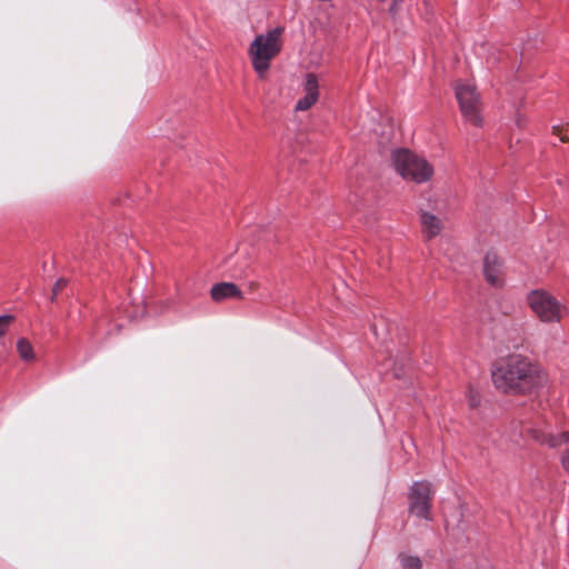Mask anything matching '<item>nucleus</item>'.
<instances>
[{"label": "nucleus", "instance_id": "nucleus-18", "mask_svg": "<svg viewBox=\"0 0 569 569\" xmlns=\"http://www.w3.org/2000/svg\"><path fill=\"white\" fill-rule=\"evenodd\" d=\"M477 403H478V399H477L476 397H473V396H472V397L470 398V405H471V406H477Z\"/></svg>", "mask_w": 569, "mask_h": 569}, {"label": "nucleus", "instance_id": "nucleus-3", "mask_svg": "<svg viewBox=\"0 0 569 569\" xmlns=\"http://www.w3.org/2000/svg\"><path fill=\"white\" fill-rule=\"evenodd\" d=\"M396 171L407 181L425 183L432 179L435 169L423 157L407 149H399L392 153Z\"/></svg>", "mask_w": 569, "mask_h": 569}, {"label": "nucleus", "instance_id": "nucleus-6", "mask_svg": "<svg viewBox=\"0 0 569 569\" xmlns=\"http://www.w3.org/2000/svg\"><path fill=\"white\" fill-rule=\"evenodd\" d=\"M431 499V485L427 481L415 482L409 493V512L420 519L432 520L430 512Z\"/></svg>", "mask_w": 569, "mask_h": 569}, {"label": "nucleus", "instance_id": "nucleus-10", "mask_svg": "<svg viewBox=\"0 0 569 569\" xmlns=\"http://www.w3.org/2000/svg\"><path fill=\"white\" fill-rule=\"evenodd\" d=\"M211 299L216 302L224 300H241L243 298L242 291L233 282H220L212 286L210 290Z\"/></svg>", "mask_w": 569, "mask_h": 569}, {"label": "nucleus", "instance_id": "nucleus-5", "mask_svg": "<svg viewBox=\"0 0 569 569\" xmlns=\"http://www.w3.org/2000/svg\"><path fill=\"white\" fill-rule=\"evenodd\" d=\"M455 91L463 119L475 127H481V101L476 87L469 81H458Z\"/></svg>", "mask_w": 569, "mask_h": 569}, {"label": "nucleus", "instance_id": "nucleus-2", "mask_svg": "<svg viewBox=\"0 0 569 569\" xmlns=\"http://www.w3.org/2000/svg\"><path fill=\"white\" fill-rule=\"evenodd\" d=\"M284 29L277 27L268 30L266 33L256 36L251 42L248 54L253 70L260 79H263L270 69L271 60L276 58L282 49V33Z\"/></svg>", "mask_w": 569, "mask_h": 569}, {"label": "nucleus", "instance_id": "nucleus-9", "mask_svg": "<svg viewBox=\"0 0 569 569\" xmlns=\"http://www.w3.org/2000/svg\"><path fill=\"white\" fill-rule=\"evenodd\" d=\"M483 274L489 284L493 287L503 284L502 263L497 253L488 252L485 256Z\"/></svg>", "mask_w": 569, "mask_h": 569}, {"label": "nucleus", "instance_id": "nucleus-15", "mask_svg": "<svg viewBox=\"0 0 569 569\" xmlns=\"http://www.w3.org/2000/svg\"><path fill=\"white\" fill-rule=\"evenodd\" d=\"M552 131H553V134L559 136V139L561 142L569 141V134H568L567 129H563L562 127H553Z\"/></svg>", "mask_w": 569, "mask_h": 569}, {"label": "nucleus", "instance_id": "nucleus-8", "mask_svg": "<svg viewBox=\"0 0 569 569\" xmlns=\"http://www.w3.org/2000/svg\"><path fill=\"white\" fill-rule=\"evenodd\" d=\"M302 93L295 106L296 112L310 110L320 98L319 78L313 72H307L301 82Z\"/></svg>", "mask_w": 569, "mask_h": 569}, {"label": "nucleus", "instance_id": "nucleus-12", "mask_svg": "<svg viewBox=\"0 0 569 569\" xmlns=\"http://www.w3.org/2000/svg\"><path fill=\"white\" fill-rule=\"evenodd\" d=\"M397 560L401 569H422V559L409 551L399 552Z\"/></svg>", "mask_w": 569, "mask_h": 569}, {"label": "nucleus", "instance_id": "nucleus-14", "mask_svg": "<svg viewBox=\"0 0 569 569\" xmlns=\"http://www.w3.org/2000/svg\"><path fill=\"white\" fill-rule=\"evenodd\" d=\"M13 317L9 315L0 316V337L6 333L10 323L12 322Z\"/></svg>", "mask_w": 569, "mask_h": 569}, {"label": "nucleus", "instance_id": "nucleus-11", "mask_svg": "<svg viewBox=\"0 0 569 569\" xmlns=\"http://www.w3.org/2000/svg\"><path fill=\"white\" fill-rule=\"evenodd\" d=\"M420 219L423 233L428 239H432L440 233L442 229V222L440 218L427 211H422Z\"/></svg>", "mask_w": 569, "mask_h": 569}, {"label": "nucleus", "instance_id": "nucleus-1", "mask_svg": "<svg viewBox=\"0 0 569 569\" xmlns=\"http://www.w3.org/2000/svg\"><path fill=\"white\" fill-rule=\"evenodd\" d=\"M491 378L497 390L512 396H530L541 390L547 382L542 368L521 355H511L498 361Z\"/></svg>", "mask_w": 569, "mask_h": 569}, {"label": "nucleus", "instance_id": "nucleus-16", "mask_svg": "<svg viewBox=\"0 0 569 569\" xmlns=\"http://www.w3.org/2000/svg\"><path fill=\"white\" fill-rule=\"evenodd\" d=\"M67 286V281L64 279H59L53 286V296L58 295Z\"/></svg>", "mask_w": 569, "mask_h": 569}, {"label": "nucleus", "instance_id": "nucleus-17", "mask_svg": "<svg viewBox=\"0 0 569 569\" xmlns=\"http://www.w3.org/2000/svg\"><path fill=\"white\" fill-rule=\"evenodd\" d=\"M400 3H401V0H393L390 6V12L395 13L398 10Z\"/></svg>", "mask_w": 569, "mask_h": 569}, {"label": "nucleus", "instance_id": "nucleus-13", "mask_svg": "<svg viewBox=\"0 0 569 569\" xmlns=\"http://www.w3.org/2000/svg\"><path fill=\"white\" fill-rule=\"evenodd\" d=\"M17 351L21 360L31 362L36 360V353L31 342L26 338H20L17 341Z\"/></svg>", "mask_w": 569, "mask_h": 569}, {"label": "nucleus", "instance_id": "nucleus-4", "mask_svg": "<svg viewBox=\"0 0 569 569\" xmlns=\"http://www.w3.org/2000/svg\"><path fill=\"white\" fill-rule=\"evenodd\" d=\"M527 303L535 316L542 322H559L568 316L566 305L542 289L531 290L527 295Z\"/></svg>", "mask_w": 569, "mask_h": 569}, {"label": "nucleus", "instance_id": "nucleus-7", "mask_svg": "<svg viewBox=\"0 0 569 569\" xmlns=\"http://www.w3.org/2000/svg\"><path fill=\"white\" fill-rule=\"evenodd\" d=\"M532 437L550 448L563 447L561 466L569 473V431L555 433L549 427H546L545 429H533Z\"/></svg>", "mask_w": 569, "mask_h": 569}]
</instances>
